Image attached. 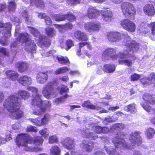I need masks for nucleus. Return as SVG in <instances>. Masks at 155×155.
<instances>
[{"label":"nucleus","instance_id":"nucleus-1","mask_svg":"<svg viewBox=\"0 0 155 155\" xmlns=\"http://www.w3.org/2000/svg\"><path fill=\"white\" fill-rule=\"evenodd\" d=\"M140 133L138 132L132 133L129 137V141L126 142L124 140L125 136L123 132H118L115 137L112 139V141L114 146L107 147L105 146L104 148L107 153L110 155H120L118 151V146H123L124 147L131 149L134 147L135 145L139 146L142 144V141L140 135Z\"/></svg>","mask_w":155,"mask_h":155},{"label":"nucleus","instance_id":"nucleus-2","mask_svg":"<svg viewBox=\"0 0 155 155\" xmlns=\"http://www.w3.org/2000/svg\"><path fill=\"white\" fill-rule=\"evenodd\" d=\"M140 133L138 132L132 133L129 137V141L126 142L124 140L125 136L123 132H118L115 137L112 139V141L114 146L107 147L105 146L104 148L107 153L110 155H120L118 151V146H123L124 147L131 149L134 147L135 145L139 146L142 144V141L140 135Z\"/></svg>","mask_w":155,"mask_h":155},{"label":"nucleus","instance_id":"nucleus-3","mask_svg":"<svg viewBox=\"0 0 155 155\" xmlns=\"http://www.w3.org/2000/svg\"><path fill=\"white\" fill-rule=\"evenodd\" d=\"M84 121L87 123L86 126L82 131L81 134L83 137L91 138L95 140L98 138L97 136L92 131L99 134L100 133L107 134L109 131V129L106 127H102L99 126H96L98 122L95 121V119H92L91 120L85 119Z\"/></svg>","mask_w":155,"mask_h":155},{"label":"nucleus","instance_id":"nucleus-4","mask_svg":"<svg viewBox=\"0 0 155 155\" xmlns=\"http://www.w3.org/2000/svg\"><path fill=\"white\" fill-rule=\"evenodd\" d=\"M21 100L17 96H9L5 101L4 106L9 112V116L13 119H19L22 117L23 112L19 110Z\"/></svg>","mask_w":155,"mask_h":155},{"label":"nucleus","instance_id":"nucleus-5","mask_svg":"<svg viewBox=\"0 0 155 155\" xmlns=\"http://www.w3.org/2000/svg\"><path fill=\"white\" fill-rule=\"evenodd\" d=\"M128 41L126 40V49L124 52L119 53L120 59L119 61L120 64H124L128 67L130 66L132 62L129 60L127 59V58L131 56L133 52L137 51L139 48V44L134 41H131L129 36H127Z\"/></svg>","mask_w":155,"mask_h":155},{"label":"nucleus","instance_id":"nucleus-6","mask_svg":"<svg viewBox=\"0 0 155 155\" xmlns=\"http://www.w3.org/2000/svg\"><path fill=\"white\" fill-rule=\"evenodd\" d=\"M100 14L103 20L107 22L111 21L113 19L111 11L108 8L99 10L92 7H90L87 10L86 16L90 19H96Z\"/></svg>","mask_w":155,"mask_h":155},{"label":"nucleus","instance_id":"nucleus-7","mask_svg":"<svg viewBox=\"0 0 155 155\" xmlns=\"http://www.w3.org/2000/svg\"><path fill=\"white\" fill-rule=\"evenodd\" d=\"M43 141L41 137H37L33 138L31 137L27 134H22L18 135L16 143L19 147L21 146L27 147L28 143H33L35 145H39L42 144Z\"/></svg>","mask_w":155,"mask_h":155},{"label":"nucleus","instance_id":"nucleus-8","mask_svg":"<svg viewBox=\"0 0 155 155\" xmlns=\"http://www.w3.org/2000/svg\"><path fill=\"white\" fill-rule=\"evenodd\" d=\"M16 41L17 42H20L23 44L26 51L32 53H36V44L34 41L31 39V36L28 33H24L20 34L16 38Z\"/></svg>","mask_w":155,"mask_h":155},{"label":"nucleus","instance_id":"nucleus-9","mask_svg":"<svg viewBox=\"0 0 155 155\" xmlns=\"http://www.w3.org/2000/svg\"><path fill=\"white\" fill-rule=\"evenodd\" d=\"M30 28L29 31L32 34L36 37L35 40L38 41V43L41 45V48L44 47H48L51 44L50 39L47 37H45L40 34L37 29L33 27L28 26Z\"/></svg>","mask_w":155,"mask_h":155},{"label":"nucleus","instance_id":"nucleus-10","mask_svg":"<svg viewBox=\"0 0 155 155\" xmlns=\"http://www.w3.org/2000/svg\"><path fill=\"white\" fill-rule=\"evenodd\" d=\"M121 9L123 14L126 16L129 17L131 20L134 18V15L136 10L133 5L128 2H124L121 4Z\"/></svg>","mask_w":155,"mask_h":155},{"label":"nucleus","instance_id":"nucleus-11","mask_svg":"<svg viewBox=\"0 0 155 155\" xmlns=\"http://www.w3.org/2000/svg\"><path fill=\"white\" fill-rule=\"evenodd\" d=\"M27 89L32 92L33 97L31 102L32 105L40 106L42 104V100L41 99V95L38 94V90L36 88L29 86L27 88Z\"/></svg>","mask_w":155,"mask_h":155},{"label":"nucleus","instance_id":"nucleus-12","mask_svg":"<svg viewBox=\"0 0 155 155\" xmlns=\"http://www.w3.org/2000/svg\"><path fill=\"white\" fill-rule=\"evenodd\" d=\"M117 58L116 54V50L112 48H108L103 52L102 60L105 61L110 59L115 60Z\"/></svg>","mask_w":155,"mask_h":155},{"label":"nucleus","instance_id":"nucleus-13","mask_svg":"<svg viewBox=\"0 0 155 155\" xmlns=\"http://www.w3.org/2000/svg\"><path fill=\"white\" fill-rule=\"evenodd\" d=\"M42 94L48 99L54 97L55 94L53 88V83L50 82L44 85L42 88Z\"/></svg>","mask_w":155,"mask_h":155},{"label":"nucleus","instance_id":"nucleus-14","mask_svg":"<svg viewBox=\"0 0 155 155\" xmlns=\"http://www.w3.org/2000/svg\"><path fill=\"white\" fill-rule=\"evenodd\" d=\"M85 30L88 32L97 31L101 28L100 23L97 21L87 22L84 25Z\"/></svg>","mask_w":155,"mask_h":155},{"label":"nucleus","instance_id":"nucleus-15","mask_svg":"<svg viewBox=\"0 0 155 155\" xmlns=\"http://www.w3.org/2000/svg\"><path fill=\"white\" fill-rule=\"evenodd\" d=\"M124 34L117 31H110L107 33V38L109 41L114 42L119 41Z\"/></svg>","mask_w":155,"mask_h":155},{"label":"nucleus","instance_id":"nucleus-16","mask_svg":"<svg viewBox=\"0 0 155 155\" xmlns=\"http://www.w3.org/2000/svg\"><path fill=\"white\" fill-rule=\"evenodd\" d=\"M50 118L51 117L49 114H45L42 118L40 119L39 117L36 119L29 118L28 120L34 125L40 126L46 124Z\"/></svg>","mask_w":155,"mask_h":155},{"label":"nucleus","instance_id":"nucleus-17","mask_svg":"<svg viewBox=\"0 0 155 155\" xmlns=\"http://www.w3.org/2000/svg\"><path fill=\"white\" fill-rule=\"evenodd\" d=\"M4 26L5 28V33L4 34V37H2L0 39V43L3 45H7L8 40L7 38H9L11 34V29L12 25L9 23H8L4 25Z\"/></svg>","mask_w":155,"mask_h":155},{"label":"nucleus","instance_id":"nucleus-18","mask_svg":"<svg viewBox=\"0 0 155 155\" xmlns=\"http://www.w3.org/2000/svg\"><path fill=\"white\" fill-rule=\"evenodd\" d=\"M120 25L124 29L129 32H133L135 31V25L129 20L125 19L122 20L120 22Z\"/></svg>","mask_w":155,"mask_h":155},{"label":"nucleus","instance_id":"nucleus-19","mask_svg":"<svg viewBox=\"0 0 155 155\" xmlns=\"http://www.w3.org/2000/svg\"><path fill=\"white\" fill-rule=\"evenodd\" d=\"M141 81L144 87L147 86L150 84H155V73H151L148 78H143L141 80Z\"/></svg>","mask_w":155,"mask_h":155},{"label":"nucleus","instance_id":"nucleus-20","mask_svg":"<svg viewBox=\"0 0 155 155\" xmlns=\"http://www.w3.org/2000/svg\"><path fill=\"white\" fill-rule=\"evenodd\" d=\"M61 143L67 149H73L74 147V140L72 138L66 137Z\"/></svg>","mask_w":155,"mask_h":155},{"label":"nucleus","instance_id":"nucleus-21","mask_svg":"<svg viewBox=\"0 0 155 155\" xmlns=\"http://www.w3.org/2000/svg\"><path fill=\"white\" fill-rule=\"evenodd\" d=\"M17 81L19 83L24 86H28L32 83L31 78L27 75L20 77Z\"/></svg>","mask_w":155,"mask_h":155},{"label":"nucleus","instance_id":"nucleus-22","mask_svg":"<svg viewBox=\"0 0 155 155\" xmlns=\"http://www.w3.org/2000/svg\"><path fill=\"white\" fill-rule=\"evenodd\" d=\"M48 78L47 71L45 72H39L36 77L37 82L38 83L44 84L47 82Z\"/></svg>","mask_w":155,"mask_h":155},{"label":"nucleus","instance_id":"nucleus-23","mask_svg":"<svg viewBox=\"0 0 155 155\" xmlns=\"http://www.w3.org/2000/svg\"><path fill=\"white\" fill-rule=\"evenodd\" d=\"M94 145L93 142L88 143L87 142L84 140L80 144V147L83 149L84 152L86 151L88 152H90L93 149Z\"/></svg>","mask_w":155,"mask_h":155},{"label":"nucleus","instance_id":"nucleus-24","mask_svg":"<svg viewBox=\"0 0 155 155\" xmlns=\"http://www.w3.org/2000/svg\"><path fill=\"white\" fill-rule=\"evenodd\" d=\"M74 36L77 40L80 41H85L88 40L87 34L80 31H76L74 33Z\"/></svg>","mask_w":155,"mask_h":155},{"label":"nucleus","instance_id":"nucleus-25","mask_svg":"<svg viewBox=\"0 0 155 155\" xmlns=\"http://www.w3.org/2000/svg\"><path fill=\"white\" fill-rule=\"evenodd\" d=\"M143 11L144 13L149 16H153L155 14V9L152 5H146L144 7Z\"/></svg>","mask_w":155,"mask_h":155},{"label":"nucleus","instance_id":"nucleus-26","mask_svg":"<svg viewBox=\"0 0 155 155\" xmlns=\"http://www.w3.org/2000/svg\"><path fill=\"white\" fill-rule=\"evenodd\" d=\"M5 74L7 78L12 81L16 80L19 76V74L16 72L8 70L5 72Z\"/></svg>","mask_w":155,"mask_h":155},{"label":"nucleus","instance_id":"nucleus-27","mask_svg":"<svg viewBox=\"0 0 155 155\" xmlns=\"http://www.w3.org/2000/svg\"><path fill=\"white\" fill-rule=\"evenodd\" d=\"M15 67L18 68L20 73H22L27 70L28 65L25 62H17L15 64Z\"/></svg>","mask_w":155,"mask_h":155},{"label":"nucleus","instance_id":"nucleus-28","mask_svg":"<svg viewBox=\"0 0 155 155\" xmlns=\"http://www.w3.org/2000/svg\"><path fill=\"white\" fill-rule=\"evenodd\" d=\"M143 99L151 104H155V96L154 95L146 94L143 96Z\"/></svg>","mask_w":155,"mask_h":155},{"label":"nucleus","instance_id":"nucleus-29","mask_svg":"<svg viewBox=\"0 0 155 155\" xmlns=\"http://www.w3.org/2000/svg\"><path fill=\"white\" fill-rule=\"evenodd\" d=\"M82 106L84 107H86L91 110H97L101 109V107L98 106H94L91 104L89 101H84L82 103Z\"/></svg>","mask_w":155,"mask_h":155},{"label":"nucleus","instance_id":"nucleus-30","mask_svg":"<svg viewBox=\"0 0 155 155\" xmlns=\"http://www.w3.org/2000/svg\"><path fill=\"white\" fill-rule=\"evenodd\" d=\"M17 94L22 99L25 100L28 99L30 96V94L28 92L22 90L18 91Z\"/></svg>","mask_w":155,"mask_h":155},{"label":"nucleus","instance_id":"nucleus-31","mask_svg":"<svg viewBox=\"0 0 155 155\" xmlns=\"http://www.w3.org/2000/svg\"><path fill=\"white\" fill-rule=\"evenodd\" d=\"M141 105L142 107L145 110L148 112H150L153 115L155 116V108L154 109H151V107L146 102L142 103Z\"/></svg>","mask_w":155,"mask_h":155},{"label":"nucleus","instance_id":"nucleus-32","mask_svg":"<svg viewBox=\"0 0 155 155\" xmlns=\"http://www.w3.org/2000/svg\"><path fill=\"white\" fill-rule=\"evenodd\" d=\"M103 70L107 73H112L115 71V66L110 64H105L103 67Z\"/></svg>","mask_w":155,"mask_h":155},{"label":"nucleus","instance_id":"nucleus-33","mask_svg":"<svg viewBox=\"0 0 155 155\" xmlns=\"http://www.w3.org/2000/svg\"><path fill=\"white\" fill-rule=\"evenodd\" d=\"M61 151V149L58 146H53L50 150V155H60Z\"/></svg>","mask_w":155,"mask_h":155},{"label":"nucleus","instance_id":"nucleus-34","mask_svg":"<svg viewBox=\"0 0 155 155\" xmlns=\"http://www.w3.org/2000/svg\"><path fill=\"white\" fill-rule=\"evenodd\" d=\"M155 134V131L153 128H149L145 132V135L148 139H150L153 137Z\"/></svg>","mask_w":155,"mask_h":155},{"label":"nucleus","instance_id":"nucleus-35","mask_svg":"<svg viewBox=\"0 0 155 155\" xmlns=\"http://www.w3.org/2000/svg\"><path fill=\"white\" fill-rule=\"evenodd\" d=\"M66 14H56L52 16V18L53 20L56 21H63L66 19Z\"/></svg>","mask_w":155,"mask_h":155},{"label":"nucleus","instance_id":"nucleus-36","mask_svg":"<svg viewBox=\"0 0 155 155\" xmlns=\"http://www.w3.org/2000/svg\"><path fill=\"white\" fill-rule=\"evenodd\" d=\"M45 30L47 35L50 37H53L56 34V31L53 28L47 27L45 28Z\"/></svg>","mask_w":155,"mask_h":155},{"label":"nucleus","instance_id":"nucleus-37","mask_svg":"<svg viewBox=\"0 0 155 155\" xmlns=\"http://www.w3.org/2000/svg\"><path fill=\"white\" fill-rule=\"evenodd\" d=\"M125 110L126 111H129L131 113H133L136 112L135 105L134 104H129L126 106L124 108Z\"/></svg>","mask_w":155,"mask_h":155},{"label":"nucleus","instance_id":"nucleus-38","mask_svg":"<svg viewBox=\"0 0 155 155\" xmlns=\"http://www.w3.org/2000/svg\"><path fill=\"white\" fill-rule=\"evenodd\" d=\"M57 59L59 62L62 64H67L69 63V61L67 57H64L62 56H58Z\"/></svg>","mask_w":155,"mask_h":155},{"label":"nucleus","instance_id":"nucleus-39","mask_svg":"<svg viewBox=\"0 0 155 155\" xmlns=\"http://www.w3.org/2000/svg\"><path fill=\"white\" fill-rule=\"evenodd\" d=\"M69 96L67 94H65L63 97H60L55 99L53 101L54 103L56 105H58L61 103L65 101L64 98H67Z\"/></svg>","mask_w":155,"mask_h":155},{"label":"nucleus","instance_id":"nucleus-40","mask_svg":"<svg viewBox=\"0 0 155 155\" xmlns=\"http://www.w3.org/2000/svg\"><path fill=\"white\" fill-rule=\"evenodd\" d=\"M33 3L39 8H43L45 6L42 0H34Z\"/></svg>","mask_w":155,"mask_h":155},{"label":"nucleus","instance_id":"nucleus-41","mask_svg":"<svg viewBox=\"0 0 155 155\" xmlns=\"http://www.w3.org/2000/svg\"><path fill=\"white\" fill-rule=\"evenodd\" d=\"M40 106H38L34 105H32V106H36L37 107H39L40 108L39 110H35L33 112V114L35 115H39L42 114V113L43 112H44L45 111V108H43L42 107H41V105Z\"/></svg>","mask_w":155,"mask_h":155},{"label":"nucleus","instance_id":"nucleus-42","mask_svg":"<svg viewBox=\"0 0 155 155\" xmlns=\"http://www.w3.org/2000/svg\"><path fill=\"white\" fill-rule=\"evenodd\" d=\"M66 20L69 21L73 22L75 19V16L71 12H68L66 14Z\"/></svg>","mask_w":155,"mask_h":155},{"label":"nucleus","instance_id":"nucleus-43","mask_svg":"<svg viewBox=\"0 0 155 155\" xmlns=\"http://www.w3.org/2000/svg\"><path fill=\"white\" fill-rule=\"evenodd\" d=\"M124 128V125L122 124L117 123L112 126L111 129L112 130H118L119 129H123Z\"/></svg>","mask_w":155,"mask_h":155},{"label":"nucleus","instance_id":"nucleus-44","mask_svg":"<svg viewBox=\"0 0 155 155\" xmlns=\"http://www.w3.org/2000/svg\"><path fill=\"white\" fill-rule=\"evenodd\" d=\"M73 28V25L70 22L67 23L65 25H60V28L64 30H67L68 29H71Z\"/></svg>","mask_w":155,"mask_h":155},{"label":"nucleus","instance_id":"nucleus-45","mask_svg":"<svg viewBox=\"0 0 155 155\" xmlns=\"http://www.w3.org/2000/svg\"><path fill=\"white\" fill-rule=\"evenodd\" d=\"M51 103L48 101H44L43 105H41V107H42L43 108H50L51 107Z\"/></svg>","mask_w":155,"mask_h":155},{"label":"nucleus","instance_id":"nucleus-46","mask_svg":"<svg viewBox=\"0 0 155 155\" xmlns=\"http://www.w3.org/2000/svg\"><path fill=\"white\" fill-rule=\"evenodd\" d=\"M69 70V68L67 67H62L58 68L55 71L56 74L64 73Z\"/></svg>","mask_w":155,"mask_h":155},{"label":"nucleus","instance_id":"nucleus-47","mask_svg":"<svg viewBox=\"0 0 155 155\" xmlns=\"http://www.w3.org/2000/svg\"><path fill=\"white\" fill-rule=\"evenodd\" d=\"M15 4L13 2H9L8 5V9L10 11H14L15 9Z\"/></svg>","mask_w":155,"mask_h":155},{"label":"nucleus","instance_id":"nucleus-48","mask_svg":"<svg viewBox=\"0 0 155 155\" xmlns=\"http://www.w3.org/2000/svg\"><path fill=\"white\" fill-rule=\"evenodd\" d=\"M66 44L67 46V48H66V50H68L74 45L73 42L70 39L67 41Z\"/></svg>","mask_w":155,"mask_h":155},{"label":"nucleus","instance_id":"nucleus-49","mask_svg":"<svg viewBox=\"0 0 155 155\" xmlns=\"http://www.w3.org/2000/svg\"><path fill=\"white\" fill-rule=\"evenodd\" d=\"M117 120V119L114 118L113 116H108L105 117V121H106L108 123H110L115 122Z\"/></svg>","mask_w":155,"mask_h":155},{"label":"nucleus","instance_id":"nucleus-50","mask_svg":"<svg viewBox=\"0 0 155 155\" xmlns=\"http://www.w3.org/2000/svg\"><path fill=\"white\" fill-rule=\"evenodd\" d=\"M49 140L50 143H53L57 141L58 138L56 136H52L49 137Z\"/></svg>","mask_w":155,"mask_h":155},{"label":"nucleus","instance_id":"nucleus-51","mask_svg":"<svg viewBox=\"0 0 155 155\" xmlns=\"http://www.w3.org/2000/svg\"><path fill=\"white\" fill-rule=\"evenodd\" d=\"M140 77V75L139 74L134 73L131 75V81H137Z\"/></svg>","mask_w":155,"mask_h":155},{"label":"nucleus","instance_id":"nucleus-52","mask_svg":"<svg viewBox=\"0 0 155 155\" xmlns=\"http://www.w3.org/2000/svg\"><path fill=\"white\" fill-rule=\"evenodd\" d=\"M69 91L68 88L66 86L62 85L61 88L60 94H61L64 93L68 92Z\"/></svg>","mask_w":155,"mask_h":155},{"label":"nucleus","instance_id":"nucleus-53","mask_svg":"<svg viewBox=\"0 0 155 155\" xmlns=\"http://www.w3.org/2000/svg\"><path fill=\"white\" fill-rule=\"evenodd\" d=\"M47 130L46 128H44L39 131L40 134L45 138L48 136Z\"/></svg>","mask_w":155,"mask_h":155},{"label":"nucleus","instance_id":"nucleus-54","mask_svg":"<svg viewBox=\"0 0 155 155\" xmlns=\"http://www.w3.org/2000/svg\"><path fill=\"white\" fill-rule=\"evenodd\" d=\"M37 131V130L35 127H33L31 125H29L28 126L27 129V131L28 132L31 131L36 132Z\"/></svg>","mask_w":155,"mask_h":155},{"label":"nucleus","instance_id":"nucleus-55","mask_svg":"<svg viewBox=\"0 0 155 155\" xmlns=\"http://www.w3.org/2000/svg\"><path fill=\"white\" fill-rule=\"evenodd\" d=\"M148 26L149 27L151 28L152 34L155 33V21L149 24Z\"/></svg>","mask_w":155,"mask_h":155},{"label":"nucleus","instance_id":"nucleus-56","mask_svg":"<svg viewBox=\"0 0 155 155\" xmlns=\"http://www.w3.org/2000/svg\"><path fill=\"white\" fill-rule=\"evenodd\" d=\"M96 64V63L94 58H93L91 59H89L87 64V67H90L91 65L95 64Z\"/></svg>","mask_w":155,"mask_h":155},{"label":"nucleus","instance_id":"nucleus-57","mask_svg":"<svg viewBox=\"0 0 155 155\" xmlns=\"http://www.w3.org/2000/svg\"><path fill=\"white\" fill-rule=\"evenodd\" d=\"M25 21L28 25H33V20L32 17L30 16L25 18Z\"/></svg>","mask_w":155,"mask_h":155},{"label":"nucleus","instance_id":"nucleus-58","mask_svg":"<svg viewBox=\"0 0 155 155\" xmlns=\"http://www.w3.org/2000/svg\"><path fill=\"white\" fill-rule=\"evenodd\" d=\"M17 42H15L14 43L12 44L11 45V49L14 52L15 54L16 53V48H17Z\"/></svg>","mask_w":155,"mask_h":155},{"label":"nucleus","instance_id":"nucleus-59","mask_svg":"<svg viewBox=\"0 0 155 155\" xmlns=\"http://www.w3.org/2000/svg\"><path fill=\"white\" fill-rule=\"evenodd\" d=\"M80 1V0H67V2L69 4L73 5L79 3Z\"/></svg>","mask_w":155,"mask_h":155},{"label":"nucleus","instance_id":"nucleus-60","mask_svg":"<svg viewBox=\"0 0 155 155\" xmlns=\"http://www.w3.org/2000/svg\"><path fill=\"white\" fill-rule=\"evenodd\" d=\"M55 51L54 50L50 51L43 53L42 55L44 56H51L54 53Z\"/></svg>","mask_w":155,"mask_h":155},{"label":"nucleus","instance_id":"nucleus-61","mask_svg":"<svg viewBox=\"0 0 155 155\" xmlns=\"http://www.w3.org/2000/svg\"><path fill=\"white\" fill-rule=\"evenodd\" d=\"M45 21L47 25H50L51 24L52 21L50 18L48 16H46L45 17Z\"/></svg>","mask_w":155,"mask_h":155},{"label":"nucleus","instance_id":"nucleus-62","mask_svg":"<svg viewBox=\"0 0 155 155\" xmlns=\"http://www.w3.org/2000/svg\"><path fill=\"white\" fill-rule=\"evenodd\" d=\"M20 124L17 123L13 125L12 126V128L15 130H18L20 128Z\"/></svg>","mask_w":155,"mask_h":155},{"label":"nucleus","instance_id":"nucleus-63","mask_svg":"<svg viewBox=\"0 0 155 155\" xmlns=\"http://www.w3.org/2000/svg\"><path fill=\"white\" fill-rule=\"evenodd\" d=\"M11 20L12 21L16 22L18 24L20 22V20L17 17H15L14 16H13L11 18Z\"/></svg>","mask_w":155,"mask_h":155},{"label":"nucleus","instance_id":"nucleus-64","mask_svg":"<svg viewBox=\"0 0 155 155\" xmlns=\"http://www.w3.org/2000/svg\"><path fill=\"white\" fill-rule=\"evenodd\" d=\"M7 51L4 48H0V54L4 55H6Z\"/></svg>","mask_w":155,"mask_h":155}]
</instances>
